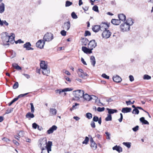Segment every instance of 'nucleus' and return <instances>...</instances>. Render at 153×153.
<instances>
[{
  "label": "nucleus",
  "instance_id": "6",
  "mask_svg": "<svg viewBox=\"0 0 153 153\" xmlns=\"http://www.w3.org/2000/svg\"><path fill=\"white\" fill-rule=\"evenodd\" d=\"M100 30L101 31H104L107 30L109 27V24L105 22H102L100 25Z\"/></svg>",
  "mask_w": 153,
  "mask_h": 153
},
{
  "label": "nucleus",
  "instance_id": "33",
  "mask_svg": "<svg viewBox=\"0 0 153 153\" xmlns=\"http://www.w3.org/2000/svg\"><path fill=\"white\" fill-rule=\"evenodd\" d=\"M4 24L6 26H8L9 25L8 23H7L6 20L1 21L0 18V25L2 26Z\"/></svg>",
  "mask_w": 153,
  "mask_h": 153
},
{
  "label": "nucleus",
  "instance_id": "37",
  "mask_svg": "<svg viewBox=\"0 0 153 153\" xmlns=\"http://www.w3.org/2000/svg\"><path fill=\"white\" fill-rule=\"evenodd\" d=\"M123 144L128 148H129L131 147V143L130 142H123Z\"/></svg>",
  "mask_w": 153,
  "mask_h": 153
},
{
  "label": "nucleus",
  "instance_id": "28",
  "mask_svg": "<svg viewBox=\"0 0 153 153\" xmlns=\"http://www.w3.org/2000/svg\"><path fill=\"white\" fill-rule=\"evenodd\" d=\"M26 117L29 119L33 118L34 117V114L33 113H31L30 112L27 113L26 115Z\"/></svg>",
  "mask_w": 153,
  "mask_h": 153
},
{
  "label": "nucleus",
  "instance_id": "13",
  "mask_svg": "<svg viewBox=\"0 0 153 153\" xmlns=\"http://www.w3.org/2000/svg\"><path fill=\"white\" fill-rule=\"evenodd\" d=\"M11 35L9 36V41L8 42H10V43L13 44L15 41V35L13 33H11Z\"/></svg>",
  "mask_w": 153,
  "mask_h": 153
},
{
  "label": "nucleus",
  "instance_id": "49",
  "mask_svg": "<svg viewBox=\"0 0 153 153\" xmlns=\"http://www.w3.org/2000/svg\"><path fill=\"white\" fill-rule=\"evenodd\" d=\"M88 48H86L85 47H82V51H83L85 53H86V52L87 51V50H88Z\"/></svg>",
  "mask_w": 153,
  "mask_h": 153
},
{
  "label": "nucleus",
  "instance_id": "20",
  "mask_svg": "<svg viewBox=\"0 0 153 153\" xmlns=\"http://www.w3.org/2000/svg\"><path fill=\"white\" fill-rule=\"evenodd\" d=\"M111 22L113 25H118L120 24V20L118 19H113L111 21Z\"/></svg>",
  "mask_w": 153,
  "mask_h": 153
},
{
  "label": "nucleus",
  "instance_id": "4",
  "mask_svg": "<svg viewBox=\"0 0 153 153\" xmlns=\"http://www.w3.org/2000/svg\"><path fill=\"white\" fill-rule=\"evenodd\" d=\"M120 27V29L123 31H129L130 30V26L126 22L121 24Z\"/></svg>",
  "mask_w": 153,
  "mask_h": 153
},
{
  "label": "nucleus",
  "instance_id": "51",
  "mask_svg": "<svg viewBox=\"0 0 153 153\" xmlns=\"http://www.w3.org/2000/svg\"><path fill=\"white\" fill-rule=\"evenodd\" d=\"M92 9L93 10L96 12L98 11V7L97 5L94 6L93 7Z\"/></svg>",
  "mask_w": 153,
  "mask_h": 153
},
{
  "label": "nucleus",
  "instance_id": "27",
  "mask_svg": "<svg viewBox=\"0 0 153 153\" xmlns=\"http://www.w3.org/2000/svg\"><path fill=\"white\" fill-rule=\"evenodd\" d=\"M12 66L14 68L18 70H20L22 69L21 67L16 63H13L12 64Z\"/></svg>",
  "mask_w": 153,
  "mask_h": 153
},
{
  "label": "nucleus",
  "instance_id": "17",
  "mask_svg": "<svg viewBox=\"0 0 153 153\" xmlns=\"http://www.w3.org/2000/svg\"><path fill=\"white\" fill-rule=\"evenodd\" d=\"M118 17L120 21L121 20L122 21H125L126 19V16L123 14H120L118 15Z\"/></svg>",
  "mask_w": 153,
  "mask_h": 153
},
{
  "label": "nucleus",
  "instance_id": "21",
  "mask_svg": "<svg viewBox=\"0 0 153 153\" xmlns=\"http://www.w3.org/2000/svg\"><path fill=\"white\" fill-rule=\"evenodd\" d=\"M106 109L108 111V114L110 115L115 113H117V111L116 109H110L108 108H107Z\"/></svg>",
  "mask_w": 153,
  "mask_h": 153
},
{
  "label": "nucleus",
  "instance_id": "18",
  "mask_svg": "<svg viewBox=\"0 0 153 153\" xmlns=\"http://www.w3.org/2000/svg\"><path fill=\"white\" fill-rule=\"evenodd\" d=\"M131 110V108H123L122 109V112L123 113H127L130 112Z\"/></svg>",
  "mask_w": 153,
  "mask_h": 153
},
{
  "label": "nucleus",
  "instance_id": "24",
  "mask_svg": "<svg viewBox=\"0 0 153 153\" xmlns=\"http://www.w3.org/2000/svg\"><path fill=\"white\" fill-rule=\"evenodd\" d=\"M92 30L94 32H98L100 30V25H95L92 27Z\"/></svg>",
  "mask_w": 153,
  "mask_h": 153
},
{
  "label": "nucleus",
  "instance_id": "26",
  "mask_svg": "<svg viewBox=\"0 0 153 153\" xmlns=\"http://www.w3.org/2000/svg\"><path fill=\"white\" fill-rule=\"evenodd\" d=\"M90 60L92 65L93 66H94L96 63V61L94 56H91L90 57Z\"/></svg>",
  "mask_w": 153,
  "mask_h": 153
},
{
  "label": "nucleus",
  "instance_id": "32",
  "mask_svg": "<svg viewBox=\"0 0 153 153\" xmlns=\"http://www.w3.org/2000/svg\"><path fill=\"white\" fill-rule=\"evenodd\" d=\"M91 146L93 149L95 150L97 148V144L94 142H93L91 143Z\"/></svg>",
  "mask_w": 153,
  "mask_h": 153
},
{
  "label": "nucleus",
  "instance_id": "64",
  "mask_svg": "<svg viewBox=\"0 0 153 153\" xmlns=\"http://www.w3.org/2000/svg\"><path fill=\"white\" fill-rule=\"evenodd\" d=\"M2 140L4 141H5L7 142L10 141V140L9 139L7 138L6 137L3 138L2 139Z\"/></svg>",
  "mask_w": 153,
  "mask_h": 153
},
{
  "label": "nucleus",
  "instance_id": "43",
  "mask_svg": "<svg viewBox=\"0 0 153 153\" xmlns=\"http://www.w3.org/2000/svg\"><path fill=\"white\" fill-rule=\"evenodd\" d=\"M19 86V83L18 82H16L13 85V89H16Z\"/></svg>",
  "mask_w": 153,
  "mask_h": 153
},
{
  "label": "nucleus",
  "instance_id": "63",
  "mask_svg": "<svg viewBox=\"0 0 153 153\" xmlns=\"http://www.w3.org/2000/svg\"><path fill=\"white\" fill-rule=\"evenodd\" d=\"M98 99V98L96 96L94 95L91 96V100L92 99H93L94 100H96Z\"/></svg>",
  "mask_w": 153,
  "mask_h": 153
},
{
  "label": "nucleus",
  "instance_id": "2",
  "mask_svg": "<svg viewBox=\"0 0 153 153\" xmlns=\"http://www.w3.org/2000/svg\"><path fill=\"white\" fill-rule=\"evenodd\" d=\"M84 91L83 90H77L74 91L73 94L76 100H79L83 96Z\"/></svg>",
  "mask_w": 153,
  "mask_h": 153
},
{
  "label": "nucleus",
  "instance_id": "54",
  "mask_svg": "<svg viewBox=\"0 0 153 153\" xmlns=\"http://www.w3.org/2000/svg\"><path fill=\"white\" fill-rule=\"evenodd\" d=\"M60 33L62 36H65L66 35V32L64 30H63L61 31Z\"/></svg>",
  "mask_w": 153,
  "mask_h": 153
},
{
  "label": "nucleus",
  "instance_id": "56",
  "mask_svg": "<svg viewBox=\"0 0 153 153\" xmlns=\"http://www.w3.org/2000/svg\"><path fill=\"white\" fill-rule=\"evenodd\" d=\"M24 132L23 131H19L18 136L19 137H22L24 136Z\"/></svg>",
  "mask_w": 153,
  "mask_h": 153
},
{
  "label": "nucleus",
  "instance_id": "57",
  "mask_svg": "<svg viewBox=\"0 0 153 153\" xmlns=\"http://www.w3.org/2000/svg\"><path fill=\"white\" fill-rule=\"evenodd\" d=\"M91 35V33L89 31L87 30L85 32V36H90Z\"/></svg>",
  "mask_w": 153,
  "mask_h": 153
},
{
  "label": "nucleus",
  "instance_id": "36",
  "mask_svg": "<svg viewBox=\"0 0 153 153\" xmlns=\"http://www.w3.org/2000/svg\"><path fill=\"white\" fill-rule=\"evenodd\" d=\"M112 120L111 116L110 114H108L107 117L105 118V120L106 121H111Z\"/></svg>",
  "mask_w": 153,
  "mask_h": 153
},
{
  "label": "nucleus",
  "instance_id": "41",
  "mask_svg": "<svg viewBox=\"0 0 153 153\" xmlns=\"http://www.w3.org/2000/svg\"><path fill=\"white\" fill-rule=\"evenodd\" d=\"M72 3L68 1H66L65 6L66 7H68L72 5Z\"/></svg>",
  "mask_w": 153,
  "mask_h": 153
},
{
  "label": "nucleus",
  "instance_id": "30",
  "mask_svg": "<svg viewBox=\"0 0 153 153\" xmlns=\"http://www.w3.org/2000/svg\"><path fill=\"white\" fill-rule=\"evenodd\" d=\"M140 120L141 122L144 124L147 125L149 124V123L145 119L144 117H142L140 118Z\"/></svg>",
  "mask_w": 153,
  "mask_h": 153
},
{
  "label": "nucleus",
  "instance_id": "16",
  "mask_svg": "<svg viewBox=\"0 0 153 153\" xmlns=\"http://www.w3.org/2000/svg\"><path fill=\"white\" fill-rule=\"evenodd\" d=\"M42 73L43 75L48 76L50 72V70L47 67L42 69Z\"/></svg>",
  "mask_w": 153,
  "mask_h": 153
},
{
  "label": "nucleus",
  "instance_id": "44",
  "mask_svg": "<svg viewBox=\"0 0 153 153\" xmlns=\"http://www.w3.org/2000/svg\"><path fill=\"white\" fill-rule=\"evenodd\" d=\"M151 78V77L148 75L145 74L144 76L143 79H144L148 80V79H150Z\"/></svg>",
  "mask_w": 153,
  "mask_h": 153
},
{
  "label": "nucleus",
  "instance_id": "61",
  "mask_svg": "<svg viewBox=\"0 0 153 153\" xmlns=\"http://www.w3.org/2000/svg\"><path fill=\"white\" fill-rule=\"evenodd\" d=\"M92 48H88L87 50L86 53H92V50H93Z\"/></svg>",
  "mask_w": 153,
  "mask_h": 153
},
{
  "label": "nucleus",
  "instance_id": "7",
  "mask_svg": "<svg viewBox=\"0 0 153 153\" xmlns=\"http://www.w3.org/2000/svg\"><path fill=\"white\" fill-rule=\"evenodd\" d=\"M97 45V42L94 40H92L88 44V48H92L93 49L95 48Z\"/></svg>",
  "mask_w": 153,
  "mask_h": 153
},
{
  "label": "nucleus",
  "instance_id": "25",
  "mask_svg": "<svg viewBox=\"0 0 153 153\" xmlns=\"http://www.w3.org/2000/svg\"><path fill=\"white\" fill-rule=\"evenodd\" d=\"M50 113L52 115H55L56 114L57 110L55 108H50Z\"/></svg>",
  "mask_w": 153,
  "mask_h": 153
},
{
  "label": "nucleus",
  "instance_id": "46",
  "mask_svg": "<svg viewBox=\"0 0 153 153\" xmlns=\"http://www.w3.org/2000/svg\"><path fill=\"white\" fill-rule=\"evenodd\" d=\"M114 100V97H112L107 99L106 101L108 102H111L113 101Z\"/></svg>",
  "mask_w": 153,
  "mask_h": 153
},
{
  "label": "nucleus",
  "instance_id": "15",
  "mask_svg": "<svg viewBox=\"0 0 153 153\" xmlns=\"http://www.w3.org/2000/svg\"><path fill=\"white\" fill-rule=\"evenodd\" d=\"M71 26V24L69 21H68L67 22L65 23L64 24V29H65L67 30H68Z\"/></svg>",
  "mask_w": 153,
  "mask_h": 153
},
{
  "label": "nucleus",
  "instance_id": "60",
  "mask_svg": "<svg viewBox=\"0 0 153 153\" xmlns=\"http://www.w3.org/2000/svg\"><path fill=\"white\" fill-rule=\"evenodd\" d=\"M91 126L92 128H95L96 126L94 122L92 121L91 123Z\"/></svg>",
  "mask_w": 153,
  "mask_h": 153
},
{
  "label": "nucleus",
  "instance_id": "58",
  "mask_svg": "<svg viewBox=\"0 0 153 153\" xmlns=\"http://www.w3.org/2000/svg\"><path fill=\"white\" fill-rule=\"evenodd\" d=\"M28 94V93H26L24 94H21L19 95L17 97H18V98L22 97Z\"/></svg>",
  "mask_w": 153,
  "mask_h": 153
},
{
  "label": "nucleus",
  "instance_id": "19",
  "mask_svg": "<svg viewBox=\"0 0 153 153\" xmlns=\"http://www.w3.org/2000/svg\"><path fill=\"white\" fill-rule=\"evenodd\" d=\"M112 149L113 150H116L119 152H120L122 151V148L119 146H115L113 147Z\"/></svg>",
  "mask_w": 153,
  "mask_h": 153
},
{
  "label": "nucleus",
  "instance_id": "8",
  "mask_svg": "<svg viewBox=\"0 0 153 153\" xmlns=\"http://www.w3.org/2000/svg\"><path fill=\"white\" fill-rule=\"evenodd\" d=\"M72 90L71 88H66L63 89H58L56 91V93H59V94H61V93L65 91H70Z\"/></svg>",
  "mask_w": 153,
  "mask_h": 153
},
{
  "label": "nucleus",
  "instance_id": "1",
  "mask_svg": "<svg viewBox=\"0 0 153 153\" xmlns=\"http://www.w3.org/2000/svg\"><path fill=\"white\" fill-rule=\"evenodd\" d=\"M1 38L3 42V45H9V43H5V42H8L9 41V36L8 33L6 32L2 33L1 34Z\"/></svg>",
  "mask_w": 153,
  "mask_h": 153
},
{
  "label": "nucleus",
  "instance_id": "22",
  "mask_svg": "<svg viewBox=\"0 0 153 153\" xmlns=\"http://www.w3.org/2000/svg\"><path fill=\"white\" fill-rule=\"evenodd\" d=\"M40 66L41 68L42 69H43L46 68L47 67V65L45 64V61H42L40 63Z\"/></svg>",
  "mask_w": 153,
  "mask_h": 153
},
{
  "label": "nucleus",
  "instance_id": "52",
  "mask_svg": "<svg viewBox=\"0 0 153 153\" xmlns=\"http://www.w3.org/2000/svg\"><path fill=\"white\" fill-rule=\"evenodd\" d=\"M79 76L83 79H85L86 77H85V76L83 75V73H79V72H77Z\"/></svg>",
  "mask_w": 153,
  "mask_h": 153
},
{
  "label": "nucleus",
  "instance_id": "34",
  "mask_svg": "<svg viewBox=\"0 0 153 153\" xmlns=\"http://www.w3.org/2000/svg\"><path fill=\"white\" fill-rule=\"evenodd\" d=\"M88 42V40L87 39H84L82 41V45H86Z\"/></svg>",
  "mask_w": 153,
  "mask_h": 153
},
{
  "label": "nucleus",
  "instance_id": "55",
  "mask_svg": "<svg viewBox=\"0 0 153 153\" xmlns=\"http://www.w3.org/2000/svg\"><path fill=\"white\" fill-rule=\"evenodd\" d=\"M105 134L107 135V137H106V139H107L110 140V134H109L108 132H107V131L106 132H105Z\"/></svg>",
  "mask_w": 153,
  "mask_h": 153
},
{
  "label": "nucleus",
  "instance_id": "9",
  "mask_svg": "<svg viewBox=\"0 0 153 153\" xmlns=\"http://www.w3.org/2000/svg\"><path fill=\"white\" fill-rule=\"evenodd\" d=\"M52 145V142L49 141L47 144H46L45 147L47 150V152L49 153V152L51 151V146Z\"/></svg>",
  "mask_w": 153,
  "mask_h": 153
},
{
  "label": "nucleus",
  "instance_id": "12",
  "mask_svg": "<svg viewBox=\"0 0 153 153\" xmlns=\"http://www.w3.org/2000/svg\"><path fill=\"white\" fill-rule=\"evenodd\" d=\"M31 45L30 42H27L24 45L23 47L26 48V50H33V48L30 47Z\"/></svg>",
  "mask_w": 153,
  "mask_h": 153
},
{
  "label": "nucleus",
  "instance_id": "38",
  "mask_svg": "<svg viewBox=\"0 0 153 153\" xmlns=\"http://www.w3.org/2000/svg\"><path fill=\"white\" fill-rule=\"evenodd\" d=\"M89 140V138L87 137H85V138L84 140L82 142V143L83 144H87L88 143Z\"/></svg>",
  "mask_w": 153,
  "mask_h": 153
},
{
  "label": "nucleus",
  "instance_id": "31",
  "mask_svg": "<svg viewBox=\"0 0 153 153\" xmlns=\"http://www.w3.org/2000/svg\"><path fill=\"white\" fill-rule=\"evenodd\" d=\"M127 24H128V25L130 26L133 25L134 22L132 21V20L131 18L128 19L126 21V22H125Z\"/></svg>",
  "mask_w": 153,
  "mask_h": 153
},
{
  "label": "nucleus",
  "instance_id": "5",
  "mask_svg": "<svg viewBox=\"0 0 153 153\" xmlns=\"http://www.w3.org/2000/svg\"><path fill=\"white\" fill-rule=\"evenodd\" d=\"M111 35V33L108 30H104L102 33V36L103 38L108 39Z\"/></svg>",
  "mask_w": 153,
  "mask_h": 153
},
{
  "label": "nucleus",
  "instance_id": "11",
  "mask_svg": "<svg viewBox=\"0 0 153 153\" xmlns=\"http://www.w3.org/2000/svg\"><path fill=\"white\" fill-rule=\"evenodd\" d=\"M57 127L55 125H53L52 127L50 128L49 130L47 131V133L48 134H50L53 133V131L56 130L57 129Z\"/></svg>",
  "mask_w": 153,
  "mask_h": 153
},
{
  "label": "nucleus",
  "instance_id": "39",
  "mask_svg": "<svg viewBox=\"0 0 153 153\" xmlns=\"http://www.w3.org/2000/svg\"><path fill=\"white\" fill-rule=\"evenodd\" d=\"M40 148L42 150L41 153H47V152L45 151H44L45 150V149L42 147V143L41 142L40 143Z\"/></svg>",
  "mask_w": 153,
  "mask_h": 153
},
{
  "label": "nucleus",
  "instance_id": "29",
  "mask_svg": "<svg viewBox=\"0 0 153 153\" xmlns=\"http://www.w3.org/2000/svg\"><path fill=\"white\" fill-rule=\"evenodd\" d=\"M5 6L4 4L2 3L0 5V13H3L4 11Z\"/></svg>",
  "mask_w": 153,
  "mask_h": 153
},
{
  "label": "nucleus",
  "instance_id": "3",
  "mask_svg": "<svg viewBox=\"0 0 153 153\" xmlns=\"http://www.w3.org/2000/svg\"><path fill=\"white\" fill-rule=\"evenodd\" d=\"M53 38V34L51 33H47L44 36L43 39L45 41L49 42Z\"/></svg>",
  "mask_w": 153,
  "mask_h": 153
},
{
  "label": "nucleus",
  "instance_id": "35",
  "mask_svg": "<svg viewBox=\"0 0 153 153\" xmlns=\"http://www.w3.org/2000/svg\"><path fill=\"white\" fill-rule=\"evenodd\" d=\"M86 117L88 119H91L92 117V114L90 113H87L86 114Z\"/></svg>",
  "mask_w": 153,
  "mask_h": 153
},
{
  "label": "nucleus",
  "instance_id": "50",
  "mask_svg": "<svg viewBox=\"0 0 153 153\" xmlns=\"http://www.w3.org/2000/svg\"><path fill=\"white\" fill-rule=\"evenodd\" d=\"M99 120V117L97 116H94V117L93 119V121L94 122H97Z\"/></svg>",
  "mask_w": 153,
  "mask_h": 153
},
{
  "label": "nucleus",
  "instance_id": "10",
  "mask_svg": "<svg viewBox=\"0 0 153 153\" xmlns=\"http://www.w3.org/2000/svg\"><path fill=\"white\" fill-rule=\"evenodd\" d=\"M45 42H43L41 40L38 41L36 44V45L37 47L40 48L42 49L43 48Z\"/></svg>",
  "mask_w": 153,
  "mask_h": 153
},
{
  "label": "nucleus",
  "instance_id": "14",
  "mask_svg": "<svg viewBox=\"0 0 153 153\" xmlns=\"http://www.w3.org/2000/svg\"><path fill=\"white\" fill-rule=\"evenodd\" d=\"M113 79L114 82H120L122 81L121 78L117 75L114 76L113 77Z\"/></svg>",
  "mask_w": 153,
  "mask_h": 153
},
{
  "label": "nucleus",
  "instance_id": "42",
  "mask_svg": "<svg viewBox=\"0 0 153 153\" xmlns=\"http://www.w3.org/2000/svg\"><path fill=\"white\" fill-rule=\"evenodd\" d=\"M71 16L72 18L74 19H76L77 18V16L74 12H73L71 13Z\"/></svg>",
  "mask_w": 153,
  "mask_h": 153
},
{
  "label": "nucleus",
  "instance_id": "53",
  "mask_svg": "<svg viewBox=\"0 0 153 153\" xmlns=\"http://www.w3.org/2000/svg\"><path fill=\"white\" fill-rule=\"evenodd\" d=\"M139 126H136L135 127L133 128L132 129L133 131L135 132L137 131L139 129Z\"/></svg>",
  "mask_w": 153,
  "mask_h": 153
},
{
  "label": "nucleus",
  "instance_id": "40",
  "mask_svg": "<svg viewBox=\"0 0 153 153\" xmlns=\"http://www.w3.org/2000/svg\"><path fill=\"white\" fill-rule=\"evenodd\" d=\"M139 110L138 109V108H137V107L136 108L134 109L132 111V113L134 114H138L139 113Z\"/></svg>",
  "mask_w": 153,
  "mask_h": 153
},
{
  "label": "nucleus",
  "instance_id": "45",
  "mask_svg": "<svg viewBox=\"0 0 153 153\" xmlns=\"http://www.w3.org/2000/svg\"><path fill=\"white\" fill-rule=\"evenodd\" d=\"M13 110V108H10L7 109L6 110V114H8L11 112Z\"/></svg>",
  "mask_w": 153,
  "mask_h": 153
},
{
  "label": "nucleus",
  "instance_id": "59",
  "mask_svg": "<svg viewBox=\"0 0 153 153\" xmlns=\"http://www.w3.org/2000/svg\"><path fill=\"white\" fill-rule=\"evenodd\" d=\"M102 76L105 79H109V76L105 74H102Z\"/></svg>",
  "mask_w": 153,
  "mask_h": 153
},
{
  "label": "nucleus",
  "instance_id": "48",
  "mask_svg": "<svg viewBox=\"0 0 153 153\" xmlns=\"http://www.w3.org/2000/svg\"><path fill=\"white\" fill-rule=\"evenodd\" d=\"M105 108L104 107L100 108L99 107L97 108V111L99 112H102L104 111Z\"/></svg>",
  "mask_w": 153,
  "mask_h": 153
},
{
  "label": "nucleus",
  "instance_id": "23",
  "mask_svg": "<svg viewBox=\"0 0 153 153\" xmlns=\"http://www.w3.org/2000/svg\"><path fill=\"white\" fill-rule=\"evenodd\" d=\"M83 97V98L85 100L88 101L91 100V96H90L87 94H84Z\"/></svg>",
  "mask_w": 153,
  "mask_h": 153
},
{
  "label": "nucleus",
  "instance_id": "47",
  "mask_svg": "<svg viewBox=\"0 0 153 153\" xmlns=\"http://www.w3.org/2000/svg\"><path fill=\"white\" fill-rule=\"evenodd\" d=\"M30 104L31 105V112L32 113H34V112L35 109L33 106V104L32 103H30Z\"/></svg>",
  "mask_w": 153,
  "mask_h": 153
},
{
  "label": "nucleus",
  "instance_id": "62",
  "mask_svg": "<svg viewBox=\"0 0 153 153\" xmlns=\"http://www.w3.org/2000/svg\"><path fill=\"white\" fill-rule=\"evenodd\" d=\"M38 126V125L36 123H34L32 124V127L34 129H36Z\"/></svg>",
  "mask_w": 153,
  "mask_h": 153
}]
</instances>
